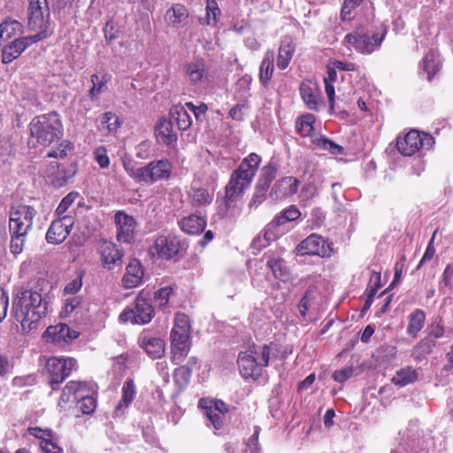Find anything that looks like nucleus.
Returning <instances> with one entry per match:
<instances>
[{
	"label": "nucleus",
	"instance_id": "1",
	"mask_svg": "<svg viewBox=\"0 0 453 453\" xmlns=\"http://www.w3.org/2000/svg\"><path fill=\"white\" fill-rule=\"evenodd\" d=\"M27 26L32 31L38 30L33 35L14 39L2 49V63L10 64L17 59L29 46L48 38L53 34L50 12L47 0H28Z\"/></svg>",
	"mask_w": 453,
	"mask_h": 453
},
{
	"label": "nucleus",
	"instance_id": "2",
	"mask_svg": "<svg viewBox=\"0 0 453 453\" xmlns=\"http://www.w3.org/2000/svg\"><path fill=\"white\" fill-rule=\"evenodd\" d=\"M12 311L22 330L31 331L36 328L39 320L47 313V303L42 294L32 289L19 292L13 300Z\"/></svg>",
	"mask_w": 453,
	"mask_h": 453
},
{
	"label": "nucleus",
	"instance_id": "3",
	"mask_svg": "<svg viewBox=\"0 0 453 453\" xmlns=\"http://www.w3.org/2000/svg\"><path fill=\"white\" fill-rule=\"evenodd\" d=\"M277 344L252 345L238 355L237 365L244 379L257 380L264 367L269 365L271 357H276Z\"/></svg>",
	"mask_w": 453,
	"mask_h": 453
},
{
	"label": "nucleus",
	"instance_id": "4",
	"mask_svg": "<svg viewBox=\"0 0 453 453\" xmlns=\"http://www.w3.org/2000/svg\"><path fill=\"white\" fill-rule=\"evenodd\" d=\"M29 127L31 135L28 143L33 147L37 144L48 146L63 134L62 122L56 112L35 117L30 122Z\"/></svg>",
	"mask_w": 453,
	"mask_h": 453
},
{
	"label": "nucleus",
	"instance_id": "5",
	"mask_svg": "<svg viewBox=\"0 0 453 453\" xmlns=\"http://www.w3.org/2000/svg\"><path fill=\"white\" fill-rule=\"evenodd\" d=\"M260 162L261 157L256 153H250L242 161L239 167L233 172L226 186V198L227 200L234 201L242 196L244 190L252 182Z\"/></svg>",
	"mask_w": 453,
	"mask_h": 453
},
{
	"label": "nucleus",
	"instance_id": "6",
	"mask_svg": "<svg viewBox=\"0 0 453 453\" xmlns=\"http://www.w3.org/2000/svg\"><path fill=\"white\" fill-rule=\"evenodd\" d=\"M190 328L189 318L184 313H177L170 335L172 360L176 365L180 364L189 351Z\"/></svg>",
	"mask_w": 453,
	"mask_h": 453
},
{
	"label": "nucleus",
	"instance_id": "7",
	"mask_svg": "<svg viewBox=\"0 0 453 453\" xmlns=\"http://www.w3.org/2000/svg\"><path fill=\"white\" fill-rule=\"evenodd\" d=\"M384 39V35L370 33L365 27H361L347 34L344 42L363 54H371L378 49Z\"/></svg>",
	"mask_w": 453,
	"mask_h": 453
},
{
	"label": "nucleus",
	"instance_id": "8",
	"mask_svg": "<svg viewBox=\"0 0 453 453\" xmlns=\"http://www.w3.org/2000/svg\"><path fill=\"white\" fill-rule=\"evenodd\" d=\"M76 360L71 357H52L46 362L45 369L49 384L53 390L58 388L72 370L75 367Z\"/></svg>",
	"mask_w": 453,
	"mask_h": 453
},
{
	"label": "nucleus",
	"instance_id": "9",
	"mask_svg": "<svg viewBox=\"0 0 453 453\" xmlns=\"http://www.w3.org/2000/svg\"><path fill=\"white\" fill-rule=\"evenodd\" d=\"M36 211L25 204L12 206L10 211L9 229L11 234L27 235L32 229Z\"/></svg>",
	"mask_w": 453,
	"mask_h": 453
},
{
	"label": "nucleus",
	"instance_id": "10",
	"mask_svg": "<svg viewBox=\"0 0 453 453\" xmlns=\"http://www.w3.org/2000/svg\"><path fill=\"white\" fill-rule=\"evenodd\" d=\"M184 243L173 235H158L155 238L149 252L153 257L169 260L184 249Z\"/></svg>",
	"mask_w": 453,
	"mask_h": 453
},
{
	"label": "nucleus",
	"instance_id": "11",
	"mask_svg": "<svg viewBox=\"0 0 453 453\" xmlns=\"http://www.w3.org/2000/svg\"><path fill=\"white\" fill-rule=\"evenodd\" d=\"M433 142V137L429 134L411 130L403 138L397 139L396 147L402 155L411 157L421 148H429Z\"/></svg>",
	"mask_w": 453,
	"mask_h": 453
},
{
	"label": "nucleus",
	"instance_id": "12",
	"mask_svg": "<svg viewBox=\"0 0 453 453\" xmlns=\"http://www.w3.org/2000/svg\"><path fill=\"white\" fill-rule=\"evenodd\" d=\"M296 252L298 255H317L326 257L331 256L332 248L323 237L312 234L297 245Z\"/></svg>",
	"mask_w": 453,
	"mask_h": 453
},
{
	"label": "nucleus",
	"instance_id": "13",
	"mask_svg": "<svg viewBox=\"0 0 453 453\" xmlns=\"http://www.w3.org/2000/svg\"><path fill=\"white\" fill-rule=\"evenodd\" d=\"M198 406L204 410V415L216 430L223 426L225 414L229 410L223 401L201 399Z\"/></svg>",
	"mask_w": 453,
	"mask_h": 453
},
{
	"label": "nucleus",
	"instance_id": "14",
	"mask_svg": "<svg viewBox=\"0 0 453 453\" xmlns=\"http://www.w3.org/2000/svg\"><path fill=\"white\" fill-rule=\"evenodd\" d=\"M73 224L74 220L71 216H63L54 220L47 231V242L51 244L62 243L69 235Z\"/></svg>",
	"mask_w": 453,
	"mask_h": 453
},
{
	"label": "nucleus",
	"instance_id": "15",
	"mask_svg": "<svg viewBox=\"0 0 453 453\" xmlns=\"http://www.w3.org/2000/svg\"><path fill=\"white\" fill-rule=\"evenodd\" d=\"M173 165L168 159H159L150 162L144 166L145 183L168 180L172 175Z\"/></svg>",
	"mask_w": 453,
	"mask_h": 453
},
{
	"label": "nucleus",
	"instance_id": "16",
	"mask_svg": "<svg viewBox=\"0 0 453 453\" xmlns=\"http://www.w3.org/2000/svg\"><path fill=\"white\" fill-rule=\"evenodd\" d=\"M301 212L296 205H290L279 215H277L265 229V238L266 240H275L278 236L277 228L287 222L294 221L299 219Z\"/></svg>",
	"mask_w": 453,
	"mask_h": 453
},
{
	"label": "nucleus",
	"instance_id": "17",
	"mask_svg": "<svg viewBox=\"0 0 453 453\" xmlns=\"http://www.w3.org/2000/svg\"><path fill=\"white\" fill-rule=\"evenodd\" d=\"M79 336V333L70 328L66 324L59 323L47 327L43 334L46 342L57 344L69 343Z\"/></svg>",
	"mask_w": 453,
	"mask_h": 453
},
{
	"label": "nucleus",
	"instance_id": "18",
	"mask_svg": "<svg viewBox=\"0 0 453 453\" xmlns=\"http://www.w3.org/2000/svg\"><path fill=\"white\" fill-rule=\"evenodd\" d=\"M114 219L118 229V240L123 242H130L134 238L135 225L134 218L124 211H119L116 212Z\"/></svg>",
	"mask_w": 453,
	"mask_h": 453
},
{
	"label": "nucleus",
	"instance_id": "19",
	"mask_svg": "<svg viewBox=\"0 0 453 453\" xmlns=\"http://www.w3.org/2000/svg\"><path fill=\"white\" fill-rule=\"evenodd\" d=\"M99 252L103 265L107 269H112L113 266L122 263L123 252L113 242H103L100 245Z\"/></svg>",
	"mask_w": 453,
	"mask_h": 453
},
{
	"label": "nucleus",
	"instance_id": "20",
	"mask_svg": "<svg viewBox=\"0 0 453 453\" xmlns=\"http://www.w3.org/2000/svg\"><path fill=\"white\" fill-rule=\"evenodd\" d=\"M300 181L293 176H287L277 180L271 190V196L275 199H283L296 194Z\"/></svg>",
	"mask_w": 453,
	"mask_h": 453
},
{
	"label": "nucleus",
	"instance_id": "21",
	"mask_svg": "<svg viewBox=\"0 0 453 453\" xmlns=\"http://www.w3.org/2000/svg\"><path fill=\"white\" fill-rule=\"evenodd\" d=\"M86 382L85 381H75L72 380L66 383L65 388H63L62 394L60 395L58 406L61 411H67L68 403H76L79 399V395L82 391V388H85Z\"/></svg>",
	"mask_w": 453,
	"mask_h": 453
},
{
	"label": "nucleus",
	"instance_id": "22",
	"mask_svg": "<svg viewBox=\"0 0 453 453\" xmlns=\"http://www.w3.org/2000/svg\"><path fill=\"white\" fill-rule=\"evenodd\" d=\"M213 191L209 190L200 182L199 179H195L190 187L189 197L194 206H205L213 200Z\"/></svg>",
	"mask_w": 453,
	"mask_h": 453
},
{
	"label": "nucleus",
	"instance_id": "23",
	"mask_svg": "<svg viewBox=\"0 0 453 453\" xmlns=\"http://www.w3.org/2000/svg\"><path fill=\"white\" fill-rule=\"evenodd\" d=\"M94 388L92 384L86 382L85 388H82L79 399L76 402V408L82 415L92 414L96 408V400L93 396Z\"/></svg>",
	"mask_w": 453,
	"mask_h": 453
},
{
	"label": "nucleus",
	"instance_id": "24",
	"mask_svg": "<svg viewBox=\"0 0 453 453\" xmlns=\"http://www.w3.org/2000/svg\"><path fill=\"white\" fill-rule=\"evenodd\" d=\"M184 72L193 85H203L209 81L208 72L202 61L188 63L184 65Z\"/></svg>",
	"mask_w": 453,
	"mask_h": 453
},
{
	"label": "nucleus",
	"instance_id": "25",
	"mask_svg": "<svg viewBox=\"0 0 453 453\" xmlns=\"http://www.w3.org/2000/svg\"><path fill=\"white\" fill-rule=\"evenodd\" d=\"M142 265L137 259H132L127 266V272L122 279V283L126 288L137 287L142 280Z\"/></svg>",
	"mask_w": 453,
	"mask_h": 453
},
{
	"label": "nucleus",
	"instance_id": "26",
	"mask_svg": "<svg viewBox=\"0 0 453 453\" xmlns=\"http://www.w3.org/2000/svg\"><path fill=\"white\" fill-rule=\"evenodd\" d=\"M134 309L135 312V324H147L154 317V309L151 303L142 295L136 297Z\"/></svg>",
	"mask_w": 453,
	"mask_h": 453
},
{
	"label": "nucleus",
	"instance_id": "27",
	"mask_svg": "<svg viewBox=\"0 0 453 453\" xmlns=\"http://www.w3.org/2000/svg\"><path fill=\"white\" fill-rule=\"evenodd\" d=\"M300 94L303 101L310 110L317 111L320 102V92L318 87L308 81L300 85Z\"/></svg>",
	"mask_w": 453,
	"mask_h": 453
},
{
	"label": "nucleus",
	"instance_id": "28",
	"mask_svg": "<svg viewBox=\"0 0 453 453\" xmlns=\"http://www.w3.org/2000/svg\"><path fill=\"white\" fill-rule=\"evenodd\" d=\"M140 346L152 359L160 358L165 353V342L160 338L142 335Z\"/></svg>",
	"mask_w": 453,
	"mask_h": 453
},
{
	"label": "nucleus",
	"instance_id": "29",
	"mask_svg": "<svg viewBox=\"0 0 453 453\" xmlns=\"http://www.w3.org/2000/svg\"><path fill=\"white\" fill-rule=\"evenodd\" d=\"M157 139L159 142L171 146L177 142V134L173 131V127L171 121L164 119L161 120L156 128Z\"/></svg>",
	"mask_w": 453,
	"mask_h": 453
},
{
	"label": "nucleus",
	"instance_id": "30",
	"mask_svg": "<svg viewBox=\"0 0 453 453\" xmlns=\"http://www.w3.org/2000/svg\"><path fill=\"white\" fill-rule=\"evenodd\" d=\"M274 71V52L268 50L260 64L259 79L263 86L267 87L272 80Z\"/></svg>",
	"mask_w": 453,
	"mask_h": 453
},
{
	"label": "nucleus",
	"instance_id": "31",
	"mask_svg": "<svg viewBox=\"0 0 453 453\" xmlns=\"http://www.w3.org/2000/svg\"><path fill=\"white\" fill-rule=\"evenodd\" d=\"M179 225L182 231L189 234H198L202 233L206 226V220L203 217L198 215H189L183 218Z\"/></svg>",
	"mask_w": 453,
	"mask_h": 453
},
{
	"label": "nucleus",
	"instance_id": "32",
	"mask_svg": "<svg viewBox=\"0 0 453 453\" xmlns=\"http://www.w3.org/2000/svg\"><path fill=\"white\" fill-rule=\"evenodd\" d=\"M122 397L115 408L116 413L124 412V411L131 404L136 395V388L133 379H127L121 389Z\"/></svg>",
	"mask_w": 453,
	"mask_h": 453
},
{
	"label": "nucleus",
	"instance_id": "33",
	"mask_svg": "<svg viewBox=\"0 0 453 453\" xmlns=\"http://www.w3.org/2000/svg\"><path fill=\"white\" fill-rule=\"evenodd\" d=\"M23 25L12 18H7L0 24V43L6 42L18 34H21Z\"/></svg>",
	"mask_w": 453,
	"mask_h": 453
},
{
	"label": "nucleus",
	"instance_id": "34",
	"mask_svg": "<svg viewBox=\"0 0 453 453\" xmlns=\"http://www.w3.org/2000/svg\"><path fill=\"white\" fill-rule=\"evenodd\" d=\"M294 52L295 45L293 44L291 39L285 38L282 40L279 48L277 59V65L280 69L284 70L288 66Z\"/></svg>",
	"mask_w": 453,
	"mask_h": 453
},
{
	"label": "nucleus",
	"instance_id": "35",
	"mask_svg": "<svg viewBox=\"0 0 453 453\" xmlns=\"http://www.w3.org/2000/svg\"><path fill=\"white\" fill-rule=\"evenodd\" d=\"M426 320V313L416 309L409 316V323L407 326V334L412 338H416L419 331L423 328Z\"/></svg>",
	"mask_w": 453,
	"mask_h": 453
},
{
	"label": "nucleus",
	"instance_id": "36",
	"mask_svg": "<svg viewBox=\"0 0 453 453\" xmlns=\"http://www.w3.org/2000/svg\"><path fill=\"white\" fill-rule=\"evenodd\" d=\"M435 53L429 51L426 54L420 63V69L422 73H426V79L430 81L435 73L439 71V63L436 62Z\"/></svg>",
	"mask_w": 453,
	"mask_h": 453
},
{
	"label": "nucleus",
	"instance_id": "37",
	"mask_svg": "<svg viewBox=\"0 0 453 453\" xmlns=\"http://www.w3.org/2000/svg\"><path fill=\"white\" fill-rule=\"evenodd\" d=\"M418 379V372L411 366H407L396 372L392 378V382L397 386L404 387L414 382Z\"/></svg>",
	"mask_w": 453,
	"mask_h": 453
},
{
	"label": "nucleus",
	"instance_id": "38",
	"mask_svg": "<svg viewBox=\"0 0 453 453\" xmlns=\"http://www.w3.org/2000/svg\"><path fill=\"white\" fill-rule=\"evenodd\" d=\"M188 15L186 7L183 4H177L166 12L165 19L170 24L178 26L188 18Z\"/></svg>",
	"mask_w": 453,
	"mask_h": 453
},
{
	"label": "nucleus",
	"instance_id": "39",
	"mask_svg": "<svg viewBox=\"0 0 453 453\" xmlns=\"http://www.w3.org/2000/svg\"><path fill=\"white\" fill-rule=\"evenodd\" d=\"M435 342L432 338H424L413 348L411 351L412 357L417 361H421L432 351Z\"/></svg>",
	"mask_w": 453,
	"mask_h": 453
},
{
	"label": "nucleus",
	"instance_id": "40",
	"mask_svg": "<svg viewBox=\"0 0 453 453\" xmlns=\"http://www.w3.org/2000/svg\"><path fill=\"white\" fill-rule=\"evenodd\" d=\"M268 267L272 270L275 278L286 281L289 278L288 269L285 265V261L280 258H270L267 261Z\"/></svg>",
	"mask_w": 453,
	"mask_h": 453
},
{
	"label": "nucleus",
	"instance_id": "41",
	"mask_svg": "<svg viewBox=\"0 0 453 453\" xmlns=\"http://www.w3.org/2000/svg\"><path fill=\"white\" fill-rule=\"evenodd\" d=\"M315 117L312 114H305L301 118L297 119L296 123V128L302 136H309L313 132V123Z\"/></svg>",
	"mask_w": 453,
	"mask_h": 453
},
{
	"label": "nucleus",
	"instance_id": "42",
	"mask_svg": "<svg viewBox=\"0 0 453 453\" xmlns=\"http://www.w3.org/2000/svg\"><path fill=\"white\" fill-rule=\"evenodd\" d=\"M172 114L179 129L187 130L191 126V117L184 107H176Z\"/></svg>",
	"mask_w": 453,
	"mask_h": 453
},
{
	"label": "nucleus",
	"instance_id": "43",
	"mask_svg": "<svg viewBox=\"0 0 453 453\" xmlns=\"http://www.w3.org/2000/svg\"><path fill=\"white\" fill-rule=\"evenodd\" d=\"M277 173V167L274 164L269 163L261 169L257 184L269 188L272 181L275 179Z\"/></svg>",
	"mask_w": 453,
	"mask_h": 453
},
{
	"label": "nucleus",
	"instance_id": "44",
	"mask_svg": "<svg viewBox=\"0 0 453 453\" xmlns=\"http://www.w3.org/2000/svg\"><path fill=\"white\" fill-rule=\"evenodd\" d=\"M192 367L188 365H181L175 369L173 378L180 387H186L191 378Z\"/></svg>",
	"mask_w": 453,
	"mask_h": 453
},
{
	"label": "nucleus",
	"instance_id": "45",
	"mask_svg": "<svg viewBox=\"0 0 453 453\" xmlns=\"http://www.w3.org/2000/svg\"><path fill=\"white\" fill-rule=\"evenodd\" d=\"M453 266L448 265L442 273V278L440 282L439 290L441 294H447L448 289L452 288Z\"/></svg>",
	"mask_w": 453,
	"mask_h": 453
},
{
	"label": "nucleus",
	"instance_id": "46",
	"mask_svg": "<svg viewBox=\"0 0 453 453\" xmlns=\"http://www.w3.org/2000/svg\"><path fill=\"white\" fill-rule=\"evenodd\" d=\"M316 144L326 150H328L333 155H341L343 153V148L335 142L326 139L319 138L316 141Z\"/></svg>",
	"mask_w": 453,
	"mask_h": 453
},
{
	"label": "nucleus",
	"instance_id": "47",
	"mask_svg": "<svg viewBox=\"0 0 453 453\" xmlns=\"http://www.w3.org/2000/svg\"><path fill=\"white\" fill-rule=\"evenodd\" d=\"M102 125L108 129L109 132H114L119 127V118L112 112H105L102 116Z\"/></svg>",
	"mask_w": 453,
	"mask_h": 453
},
{
	"label": "nucleus",
	"instance_id": "48",
	"mask_svg": "<svg viewBox=\"0 0 453 453\" xmlns=\"http://www.w3.org/2000/svg\"><path fill=\"white\" fill-rule=\"evenodd\" d=\"M93 154L96 162L102 169H105L110 165V158L104 146L96 148Z\"/></svg>",
	"mask_w": 453,
	"mask_h": 453
},
{
	"label": "nucleus",
	"instance_id": "49",
	"mask_svg": "<svg viewBox=\"0 0 453 453\" xmlns=\"http://www.w3.org/2000/svg\"><path fill=\"white\" fill-rule=\"evenodd\" d=\"M73 150V145L68 141L60 143L58 149H53L48 152L49 157L64 158L67 156V152Z\"/></svg>",
	"mask_w": 453,
	"mask_h": 453
},
{
	"label": "nucleus",
	"instance_id": "50",
	"mask_svg": "<svg viewBox=\"0 0 453 453\" xmlns=\"http://www.w3.org/2000/svg\"><path fill=\"white\" fill-rule=\"evenodd\" d=\"M363 0H344L341 17L343 20H350L352 19L351 13L353 10H355Z\"/></svg>",
	"mask_w": 453,
	"mask_h": 453
},
{
	"label": "nucleus",
	"instance_id": "51",
	"mask_svg": "<svg viewBox=\"0 0 453 453\" xmlns=\"http://www.w3.org/2000/svg\"><path fill=\"white\" fill-rule=\"evenodd\" d=\"M78 196L79 194L77 192H70L69 194H67L58 204L56 210V213L58 216L64 214L68 210V208L73 203Z\"/></svg>",
	"mask_w": 453,
	"mask_h": 453
},
{
	"label": "nucleus",
	"instance_id": "52",
	"mask_svg": "<svg viewBox=\"0 0 453 453\" xmlns=\"http://www.w3.org/2000/svg\"><path fill=\"white\" fill-rule=\"evenodd\" d=\"M11 251L12 254L17 255L21 253L24 248L26 236L25 234H11Z\"/></svg>",
	"mask_w": 453,
	"mask_h": 453
},
{
	"label": "nucleus",
	"instance_id": "53",
	"mask_svg": "<svg viewBox=\"0 0 453 453\" xmlns=\"http://www.w3.org/2000/svg\"><path fill=\"white\" fill-rule=\"evenodd\" d=\"M40 448L43 453H63V449L57 443L56 436L47 441H40Z\"/></svg>",
	"mask_w": 453,
	"mask_h": 453
},
{
	"label": "nucleus",
	"instance_id": "54",
	"mask_svg": "<svg viewBox=\"0 0 453 453\" xmlns=\"http://www.w3.org/2000/svg\"><path fill=\"white\" fill-rule=\"evenodd\" d=\"M269 188L264 187L260 184H256L255 192L253 194L252 199L250 203V206L257 207L265 199L266 193Z\"/></svg>",
	"mask_w": 453,
	"mask_h": 453
},
{
	"label": "nucleus",
	"instance_id": "55",
	"mask_svg": "<svg viewBox=\"0 0 453 453\" xmlns=\"http://www.w3.org/2000/svg\"><path fill=\"white\" fill-rule=\"evenodd\" d=\"M220 15V10L218 8L217 4L212 1L208 2L207 4V25L212 26L217 23L218 17Z\"/></svg>",
	"mask_w": 453,
	"mask_h": 453
},
{
	"label": "nucleus",
	"instance_id": "56",
	"mask_svg": "<svg viewBox=\"0 0 453 453\" xmlns=\"http://www.w3.org/2000/svg\"><path fill=\"white\" fill-rule=\"evenodd\" d=\"M124 168L131 178L134 179L138 182L145 183L144 166L140 168H134L124 163Z\"/></svg>",
	"mask_w": 453,
	"mask_h": 453
},
{
	"label": "nucleus",
	"instance_id": "57",
	"mask_svg": "<svg viewBox=\"0 0 453 453\" xmlns=\"http://www.w3.org/2000/svg\"><path fill=\"white\" fill-rule=\"evenodd\" d=\"M173 294V288L169 286L159 288L155 293V299L158 302L159 306L167 304L170 296Z\"/></svg>",
	"mask_w": 453,
	"mask_h": 453
},
{
	"label": "nucleus",
	"instance_id": "58",
	"mask_svg": "<svg viewBox=\"0 0 453 453\" xmlns=\"http://www.w3.org/2000/svg\"><path fill=\"white\" fill-rule=\"evenodd\" d=\"M28 432L31 435L40 439L41 441L50 440L54 437V433L50 429H42L40 427H29Z\"/></svg>",
	"mask_w": 453,
	"mask_h": 453
},
{
	"label": "nucleus",
	"instance_id": "59",
	"mask_svg": "<svg viewBox=\"0 0 453 453\" xmlns=\"http://www.w3.org/2000/svg\"><path fill=\"white\" fill-rule=\"evenodd\" d=\"M91 82L93 83V86L89 89L88 93L91 98H96L103 91L104 83L100 81V77L96 73L91 75Z\"/></svg>",
	"mask_w": 453,
	"mask_h": 453
},
{
	"label": "nucleus",
	"instance_id": "60",
	"mask_svg": "<svg viewBox=\"0 0 453 453\" xmlns=\"http://www.w3.org/2000/svg\"><path fill=\"white\" fill-rule=\"evenodd\" d=\"M312 299H313L312 291L309 289L305 292L304 296L300 300L299 304H298V309H299L300 314L303 317H304L306 315V312L311 304Z\"/></svg>",
	"mask_w": 453,
	"mask_h": 453
},
{
	"label": "nucleus",
	"instance_id": "61",
	"mask_svg": "<svg viewBox=\"0 0 453 453\" xmlns=\"http://www.w3.org/2000/svg\"><path fill=\"white\" fill-rule=\"evenodd\" d=\"M354 370L352 367H344L335 371L333 373V379L340 383H342L352 377Z\"/></svg>",
	"mask_w": 453,
	"mask_h": 453
},
{
	"label": "nucleus",
	"instance_id": "62",
	"mask_svg": "<svg viewBox=\"0 0 453 453\" xmlns=\"http://www.w3.org/2000/svg\"><path fill=\"white\" fill-rule=\"evenodd\" d=\"M319 195V189L314 182L304 185L301 190V196L304 199H311Z\"/></svg>",
	"mask_w": 453,
	"mask_h": 453
},
{
	"label": "nucleus",
	"instance_id": "63",
	"mask_svg": "<svg viewBox=\"0 0 453 453\" xmlns=\"http://www.w3.org/2000/svg\"><path fill=\"white\" fill-rule=\"evenodd\" d=\"M185 106L194 113L197 119H199L202 116H204L208 110V107L205 104H202L196 106L193 103L188 102L185 104Z\"/></svg>",
	"mask_w": 453,
	"mask_h": 453
},
{
	"label": "nucleus",
	"instance_id": "64",
	"mask_svg": "<svg viewBox=\"0 0 453 453\" xmlns=\"http://www.w3.org/2000/svg\"><path fill=\"white\" fill-rule=\"evenodd\" d=\"M9 304V297L6 293L2 291L0 294V323L5 319Z\"/></svg>",
	"mask_w": 453,
	"mask_h": 453
}]
</instances>
